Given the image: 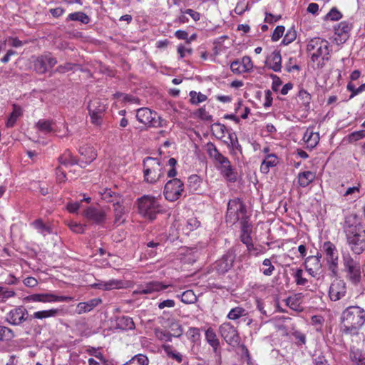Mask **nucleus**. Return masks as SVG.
<instances>
[{
  "label": "nucleus",
  "instance_id": "obj_1",
  "mask_svg": "<svg viewBox=\"0 0 365 365\" xmlns=\"http://www.w3.org/2000/svg\"><path fill=\"white\" fill-rule=\"evenodd\" d=\"M343 232L350 250L359 255L365 251V225L356 215L345 218Z\"/></svg>",
  "mask_w": 365,
  "mask_h": 365
},
{
  "label": "nucleus",
  "instance_id": "obj_2",
  "mask_svg": "<svg viewBox=\"0 0 365 365\" xmlns=\"http://www.w3.org/2000/svg\"><path fill=\"white\" fill-rule=\"evenodd\" d=\"M365 324V309L359 306L344 309L339 319L340 332L344 336H357Z\"/></svg>",
  "mask_w": 365,
  "mask_h": 365
},
{
  "label": "nucleus",
  "instance_id": "obj_3",
  "mask_svg": "<svg viewBox=\"0 0 365 365\" xmlns=\"http://www.w3.org/2000/svg\"><path fill=\"white\" fill-rule=\"evenodd\" d=\"M138 214L145 220L153 222L158 215L163 213V208L159 200L151 195H143L136 200Z\"/></svg>",
  "mask_w": 365,
  "mask_h": 365
},
{
  "label": "nucleus",
  "instance_id": "obj_4",
  "mask_svg": "<svg viewBox=\"0 0 365 365\" xmlns=\"http://www.w3.org/2000/svg\"><path fill=\"white\" fill-rule=\"evenodd\" d=\"M207 147L209 156L219 165H217V168L220 171L222 175L229 182H236L237 179V173L232 166L228 158L224 156L221 153H220L215 144L209 143H207Z\"/></svg>",
  "mask_w": 365,
  "mask_h": 365
},
{
  "label": "nucleus",
  "instance_id": "obj_5",
  "mask_svg": "<svg viewBox=\"0 0 365 365\" xmlns=\"http://www.w3.org/2000/svg\"><path fill=\"white\" fill-rule=\"evenodd\" d=\"M331 46L329 42L320 37H314L310 39L307 45V51L311 56V61L320 64V59L322 61L329 59L331 52Z\"/></svg>",
  "mask_w": 365,
  "mask_h": 365
},
{
  "label": "nucleus",
  "instance_id": "obj_6",
  "mask_svg": "<svg viewBox=\"0 0 365 365\" xmlns=\"http://www.w3.org/2000/svg\"><path fill=\"white\" fill-rule=\"evenodd\" d=\"M143 173L145 182L155 184L164 177L165 167L160 159L146 157L143 161Z\"/></svg>",
  "mask_w": 365,
  "mask_h": 365
},
{
  "label": "nucleus",
  "instance_id": "obj_7",
  "mask_svg": "<svg viewBox=\"0 0 365 365\" xmlns=\"http://www.w3.org/2000/svg\"><path fill=\"white\" fill-rule=\"evenodd\" d=\"M342 262L346 279L353 285H358L362 279V270L359 261L347 253L343 255Z\"/></svg>",
  "mask_w": 365,
  "mask_h": 365
},
{
  "label": "nucleus",
  "instance_id": "obj_8",
  "mask_svg": "<svg viewBox=\"0 0 365 365\" xmlns=\"http://www.w3.org/2000/svg\"><path fill=\"white\" fill-rule=\"evenodd\" d=\"M136 118L139 123L151 128H160L167 125V120L163 119L155 111L143 107L136 110Z\"/></svg>",
  "mask_w": 365,
  "mask_h": 365
},
{
  "label": "nucleus",
  "instance_id": "obj_9",
  "mask_svg": "<svg viewBox=\"0 0 365 365\" xmlns=\"http://www.w3.org/2000/svg\"><path fill=\"white\" fill-rule=\"evenodd\" d=\"M322 251L325 255L328 269L331 272V276H338L339 252L336 245L330 241H326L322 245Z\"/></svg>",
  "mask_w": 365,
  "mask_h": 365
},
{
  "label": "nucleus",
  "instance_id": "obj_10",
  "mask_svg": "<svg viewBox=\"0 0 365 365\" xmlns=\"http://www.w3.org/2000/svg\"><path fill=\"white\" fill-rule=\"evenodd\" d=\"M245 215L247 209L242 200L237 197L229 200L225 216L227 222L235 224Z\"/></svg>",
  "mask_w": 365,
  "mask_h": 365
},
{
  "label": "nucleus",
  "instance_id": "obj_11",
  "mask_svg": "<svg viewBox=\"0 0 365 365\" xmlns=\"http://www.w3.org/2000/svg\"><path fill=\"white\" fill-rule=\"evenodd\" d=\"M33 66L35 72L38 74H44L57 63V59L48 52L38 56H33Z\"/></svg>",
  "mask_w": 365,
  "mask_h": 365
},
{
  "label": "nucleus",
  "instance_id": "obj_12",
  "mask_svg": "<svg viewBox=\"0 0 365 365\" xmlns=\"http://www.w3.org/2000/svg\"><path fill=\"white\" fill-rule=\"evenodd\" d=\"M183 191V182L178 178H173L166 182L163 195L167 200L175 202L181 197Z\"/></svg>",
  "mask_w": 365,
  "mask_h": 365
},
{
  "label": "nucleus",
  "instance_id": "obj_13",
  "mask_svg": "<svg viewBox=\"0 0 365 365\" xmlns=\"http://www.w3.org/2000/svg\"><path fill=\"white\" fill-rule=\"evenodd\" d=\"M219 332L225 341L230 345L238 344L240 336L237 328L230 322H224L219 327Z\"/></svg>",
  "mask_w": 365,
  "mask_h": 365
},
{
  "label": "nucleus",
  "instance_id": "obj_14",
  "mask_svg": "<svg viewBox=\"0 0 365 365\" xmlns=\"http://www.w3.org/2000/svg\"><path fill=\"white\" fill-rule=\"evenodd\" d=\"M132 198L130 195H115V224L130 211Z\"/></svg>",
  "mask_w": 365,
  "mask_h": 365
},
{
  "label": "nucleus",
  "instance_id": "obj_15",
  "mask_svg": "<svg viewBox=\"0 0 365 365\" xmlns=\"http://www.w3.org/2000/svg\"><path fill=\"white\" fill-rule=\"evenodd\" d=\"M73 299V298L71 297L58 296L52 293L34 294L29 295L25 298V300L27 302L43 303L70 302Z\"/></svg>",
  "mask_w": 365,
  "mask_h": 365
},
{
  "label": "nucleus",
  "instance_id": "obj_16",
  "mask_svg": "<svg viewBox=\"0 0 365 365\" xmlns=\"http://www.w3.org/2000/svg\"><path fill=\"white\" fill-rule=\"evenodd\" d=\"M88 110L91 116V123L95 125H100L106 105L99 98H93L88 106Z\"/></svg>",
  "mask_w": 365,
  "mask_h": 365
},
{
  "label": "nucleus",
  "instance_id": "obj_17",
  "mask_svg": "<svg viewBox=\"0 0 365 365\" xmlns=\"http://www.w3.org/2000/svg\"><path fill=\"white\" fill-rule=\"evenodd\" d=\"M353 24L349 21H342L334 26V41L338 45L344 43L350 37Z\"/></svg>",
  "mask_w": 365,
  "mask_h": 365
},
{
  "label": "nucleus",
  "instance_id": "obj_18",
  "mask_svg": "<svg viewBox=\"0 0 365 365\" xmlns=\"http://www.w3.org/2000/svg\"><path fill=\"white\" fill-rule=\"evenodd\" d=\"M321 255H312L306 257L303 265L308 274L316 279H319L322 273V264L321 263Z\"/></svg>",
  "mask_w": 365,
  "mask_h": 365
},
{
  "label": "nucleus",
  "instance_id": "obj_19",
  "mask_svg": "<svg viewBox=\"0 0 365 365\" xmlns=\"http://www.w3.org/2000/svg\"><path fill=\"white\" fill-rule=\"evenodd\" d=\"M346 292V282L343 279H335L330 284L328 295L331 301L336 302L344 298Z\"/></svg>",
  "mask_w": 365,
  "mask_h": 365
},
{
  "label": "nucleus",
  "instance_id": "obj_20",
  "mask_svg": "<svg viewBox=\"0 0 365 365\" xmlns=\"http://www.w3.org/2000/svg\"><path fill=\"white\" fill-rule=\"evenodd\" d=\"M235 259L234 252L228 250L220 259L215 262V269L219 274H225L232 267Z\"/></svg>",
  "mask_w": 365,
  "mask_h": 365
},
{
  "label": "nucleus",
  "instance_id": "obj_21",
  "mask_svg": "<svg viewBox=\"0 0 365 365\" xmlns=\"http://www.w3.org/2000/svg\"><path fill=\"white\" fill-rule=\"evenodd\" d=\"M253 68V63L250 56H245L241 60H235L231 63L230 69L236 74L250 72Z\"/></svg>",
  "mask_w": 365,
  "mask_h": 365
},
{
  "label": "nucleus",
  "instance_id": "obj_22",
  "mask_svg": "<svg viewBox=\"0 0 365 365\" xmlns=\"http://www.w3.org/2000/svg\"><path fill=\"white\" fill-rule=\"evenodd\" d=\"M27 310L20 306L11 309L6 315V322L12 325H19L27 319Z\"/></svg>",
  "mask_w": 365,
  "mask_h": 365
},
{
  "label": "nucleus",
  "instance_id": "obj_23",
  "mask_svg": "<svg viewBox=\"0 0 365 365\" xmlns=\"http://www.w3.org/2000/svg\"><path fill=\"white\" fill-rule=\"evenodd\" d=\"M170 286L171 285L169 284H164L163 282L158 281H152L146 283L145 285L139 287L133 293L139 294H152L165 289Z\"/></svg>",
  "mask_w": 365,
  "mask_h": 365
},
{
  "label": "nucleus",
  "instance_id": "obj_24",
  "mask_svg": "<svg viewBox=\"0 0 365 365\" xmlns=\"http://www.w3.org/2000/svg\"><path fill=\"white\" fill-rule=\"evenodd\" d=\"M265 66L274 72L281 71L282 56L279 51L275 50L267 56Z\"/></svg>",
  "mask_w": 365,
  "mask_h": 365
},
{
  "label": "nucleus",
  "instance_id": "obj_25",
  "mask_svg": "<svg viewBox=\"0 0 365 365\" xmlns=\"http://www.w3.org/2000/svg\"><path fill=\"white\" fill-rule=\"evenodd\" d=\"M319 139V133L314 132L313 128L310 127L307 128L302 138L304 144L306 145V148L310 150L314 148L317 145Z\"/></svg>",
  "mask_w": 365,
  "mask_h": 365
},
{
  "label": "nucleus",
  "instance_id": "obj_26",
  "mask_svg": "<svg viewBox=\"0 0 365 365\" xmlns=\"http://www.w3.org/2000/svg\"><path fill=\"white\" fill-rule=\"evenodd\" d=\"M85 217L95 223L100 224L106 219V213L103 210L96 207H89L84 211Z\"/></svg>",
  "mask_w": 365,
  "mask_h": 365
},
{
  "label": "nucleus",
  "instance_id": "obj_27",
  "mask_svg": "<svg viewBox=\"0 0 365 365\" xmlns=\"http://www.w3.org/2000/svg\"><path fill=\"white\" fill-rule=\"evenodd\" d=\"M79 153L81 156L80 163L81 164H88L96 159L97 154L93 147L83 145L79 148ZM81 166H83L81 165Z\"/></svg>",
  "mask_w": 365,
  "mask_h": 365
},
{
  "label": "nucleus",
  "instance_id": "obj_28",
  "mask_svg": "<svg viewBox=\"0 0 365 365\" xmlns=\"http://www.w3.org/2000/svg\"><path fill=\"white\" fill-rule=\"evenodd\" d=\"M278 164L279 158L275 154H267L264 156L260 165V172L263 174H267L270 168L277 166Z\"/></svg>",
  "mask_w": 365,
  "mask_h": 365
},
{
  "label": "nucleus",
  "instance_id": "obj_29",
  "mask_svg": "<svg viewBox=\"0 0 365 365\" xmlns=\"http://www.w3.org/2000/svg\"><path fill=\"white\" fill-rule=\"evenodd\" d=\"M101 302V298H94L88 302H79L76 307V312L78 314L89 312Z\"/></svg>",
  "mask_w": 365,
  "mask_h": 365
},
{
  "label": "nucleus",
  "instance_id": "obj_30",
  "mask_svg": "<svg viewBox=\"0 0 365 365\" xmlns=\"http://www.w3.org/2000/svg\"><path fill=\"white\" fill-rule=\"evenodd\" d=\"M316 178V173L312 171H303L298 173L297 183L301 187H306Z\"/></svg>",
  "mask_w": 365,
  "mask_h": 365
},
{
  "label": "nucleus",
  "instance_id": "obj_31",
  "mask_svg": "<svg viewBox=\"0 0 365 365\" xmlns=\"http://www.w3.org/2000/svg\"><path fill=\"white\" fill-rule=\"evenodd\" d=\"M135 328L133 319L128 316L115 317V329L131 330Z\"/></svg>",
  "mask_w": 365,
  "mask_h": 365
},
{
  "label": "nucleus",
  "instance_id": "obj_32",
  "mask_svg": "<svg viewBox=\"0 0 365 365\" xmlns=\"http://www.w3.org/2000/svg\"><path fill=\"white\" fill-rule=\"evenodd\" d=\"M302 299L303 294L302 293L295 294L286 299V305L294 311L301 312L303 310Z\"/></svg>",
  "mask_w": 365,
  "mask_h": 365
},
{
  "label": "nucleus",
  "instance_id": "obj_33",
  "mask_svg": "<svg viewBox=\"0 0 365 365\" xmlns=\"http://www.w3.org/2000/svg\"><path fill=\"white\" fill-rule=\"evenodd\" d=\"M54 123L53 120L40 119L35 125L36 129L44 133L51 134L56 133V129L53 127Z\"/></svg>",
  "mask_w": 365,
  "mask_h": 365
},
{
  "label": "nucleus",
  "instance_id": "obj_34",
  "mask_svg": "<svg viewBox=\"0 0 365 365\" xmlns=\"http://www.w3.org/2000/svg\"><path fill=\"white\" fill-rule=\"evenodd\" d=\"M349 359L353 365H365V351L360 349H351Z\"/></svg>",
  "mask_w": 365,
  "mask_h": 365
},
{
  "label": "nucleus",
  "instance_id": "obj_35",
  "mask_svg": "<svg viewBox=\"0 0 365 365\" xmlns=\"http://www.w3.org/2000/svg\"><path fill=\"white\" fill-rule=\"evenodd\" d=\"M200 222L195 217H192L180 224V230L185 235H189L193 230L197 229Z\"/></svg>",
  "mask_w": 365,
  "mask_h": 365
},
{
  "label": "nucleus",
  "instance_id": "obj_36",
  "mask_svg": "<svg viewBox=\"0 0 365 365\" xmlns=\"http://www.w3.org/2000/svg\"><path fill=\"white\" fill-rule=\"evenodd\" d=\"M13 110L9 115L6 123V126L7 128H12L15 125L18 118L23 115V110L21 106L13 104Z\"/></svg>",
  "mask_w": 365,
  "mask_h": 365
},
{
  "label": "nucleus",
  "instance_id": "obj_37",
  "mask_svg": "<svg viewBox=\"0 0 365 365\" xmlns=\"http://www.w3.org/2000/svg\"><path fill=\"white\" fill-rule=\"evenodd\" d=\"M66 21H78L83 24H88L91 21V18L83 11H76L71 13L66 19Z\"/></svg>",
  "mask_w": 365,
  "mask_h": 365
},
{
  "label": "nucleus",
  "instance_id": "obj_38",
  "mask_svg": "<svg viewBox=\"0 0 365 365\" xmlns=\"http://www.w3.org/2000/svg\"><path fill=\"white\" fill-rule=\"evenodd\" d=\"M205 335L207 342L213 348L214 351L216 352L220 346V341L215 331L212 328L210 327L205 331Z\"/></svg>",
  "mask_w": 365,
  "mask_h": 365
},
{
  "label": "nucleus",
  "instance_id": "obj_39",
  "mask_svg": "<svg viewBox=\"0 0 365 365\" xmlns=\"http://www.w3.org/2000/svg\"><path fill=\"white\" fill-rule=\"evenodd\" d=\"M162 348L167 356L176 362L180 364L182 361V355L174 349V348L170 344H163Z\"/></svg>",
  "mask_w": 365,
  "mask_h": 365
},
{
  "label": "nucleus",
  "instance_id": "obj_40",
  "mask_svg": "<svg viewBox=\"0 0 365 365\" xmlns=\"http://www.w3.org/2000/svg\"><path fill=\"white\" fill-rule=\"evenodd\" d=\"M292 276L294 282L298 286H305L308 284V279L304 276V271L302 268H292Z\"/></svg>",
  "mask_w": 365,
  "mask_h": 365
},
{
  "label": "nucleus",
  "instance_id": "obj_41",
  "mask_svg": "<svg viewBox=\"0 0 365 365\" xmlns=\"http://www.w3.org/2000/svg\"><path fill=\"white\" fill-rule=\"evenodd\" d=\"M59 312L58 309L53 308L51 309L35 312L31 317L37 319H43L50 317H55L58 314Z\"/></svg>",
  "mask_w": 365,
  "mask_h": 365
},
{
  "label": "nucleus",
  "instance_id": "obj_42",
  "mask_svg": "<svg viewBox=\"0 0 365 365\" xmlns=\"http://www.w3.org/2000/svg\"><path fill=\"white\" fill-rule=\"evenodd\" d=\"M59 163L66 167L77 164L78 162L69 150H66L58 158Z\"/></svg>",
  "mask_w": 365,
  "mask_h": 365
},
{
  "label": "nucleus",
  "instance_id": "obj_43",
  "mask_svg": "<svg viewBox=\"0 0 365 365\" xmlns=\"http://www.w3.org/2000/svg\"><path fill=\"white\" fill-rule=\"evenodd\" d=\"M176 297L180 299V301L185 304H194L197 300V296L191 289L186 290L181 294H178Z\"/></svg>",
  "mask_w": 365,
  "mask_h": 365
},
{
  "label": "nucleus",
  "instance_id": "obj_44",
  "mask_svg": "<svg viewBox=\"0 0 365 365\" xmlns=\"http://www.w3.org/2000/svg\"><path fill=\"white\" fill-rule=\"evenodd\" d=\"M248 314L247 311L242 307H235L230 309L227 317L230 320H237L240 317H245Z\"/></svg>",
  "mask_w": 365,
  "mask_h": 365
},
{
  "label": "nucleus",
  "instance_id": "obj_45",
  "mask_svg": "<svg viewBox=\"0 0 365 365\" xmlns=\"http://www.w3.org/2000/svg\"><path fill=\"white\" fill-rule=\"evenodd\" d=\"M31 225L43 235H46V234H51L52 232V230L49 226H47L41 219H37L34 220Z\"/></svg>",
  "mask_w": 365,
  "mask_h": 365
},
{
  "label": "nucleus",
  "instance_id": "obj_46",
  "mask_svg": "<svg viewBox=\"0 0 365 365\" xmlns=\"http://www.w3.org/2000/svg\"><path fill=\"white\" fill-rule=\"evenodd\" d=\"M212 131L217 138L222 139L228 130L224 124L215 123L212 125Z\"/></svg>",
  "mask_w": 365,
  "mask_h": 365
},
{
  "label": "nucleus",
  "instance_id": "obj_47",
  "mask_svg": "<svg viewBox=\"0 0 365 365\" xmlns=\"http://www.w3.org/2000/svg\"><path fill=\"white\" fill-rule=\"evenodd\" d=\"M187 339L193 344L200 340V329L197 327H190L186 332Z\"/></svg>",
  "mask_w": 365,
  "mask_h": 365
},
{
  "label": "nucleus",
  "instance_id": "obj_48",
  "mask_svg": "<svg viewBox=\"0 0 365 365\" xmlns=\"http://www.w3.org/2000/svg\"><path fill=\"white\" fill-rule=\"evenodd\" d=\"M190 97V103L193 105H198L200 103L205 102L207 99V96L200 92L191 91L189 93Z\"/></svg>",
  "mask_w": 365,
  "mask_h": 365
},
{
  "label": "nucleus",
  "instance_id": "obj_49",
  "mask_svg": "<svg viewBox=\"0 0 365 365\" xmlns=\"http://www.w3.org/2000/svg\"><path fill=\"white\" fill-rule=\"evenodd\" d=\"M123 365H148V359L143 354H138Z\"/></svg>",
  "mask_w": 365,
  "mask_h": 365
},
{
  "label": "nucleus",
  "instance_id": "obj_50",
  "mask_svg": "<svg viewBox=\"0 0 365 365\" xmlns=\"http://www.w3.org/2000/svg\"><path fill=\"white\" fill-rule=\"evenodd\" d=\"M15 337L12 329L5 326H0V341H11Z\"/></svg>",
  "mask_w": 365,
  "mask_h": 365
},
{
  "label": "nucleus",
  "instance_id": "obj_51",
  "mask_svg": "<svg viewBox=\"0 0 365 365\" xmlns=\"http://www.w3.org/2000/svg\"><path fill=\"white\" fill-rule=\"evenodd\" d=\"M343 15L341 12L336 7H333L331 10L325 15L324 21H335L341 19Z\"/></svg>",
  "mask_w": 365,
  "mask_h": 365
},
{
  "label": "nucleus",
  "instance_id": "obj_52",
  "mask_svg": "<svg viewBox=\"0 0 365 365\" xmlns=\"http://www.w3.org/2000/svg\"><path fill=\"white\" fill-rule=\"evenodd\" d=\"M298 96L302 101V106L306 109H309L311 102V95L304 88H301L299 91Z\"/></svg>",
  "mask_w": 365,
  "mask_h": 365
},
{
  "label": "nucleus",
  "instance_id": "obj_53",
  "mask_svg": "<svg viewBox=\"0 0 365 365\" xmlns=\"http://www.w3.org/2000/svg\"><path fill=\"white\" fill-rule=\"evenodd\" d=\"M16 292L11 289L0 286V303H4L7 299L14 297Z\"/></svg>",
  "mask_w": 365,
  "mask_h": 365
},
{
  "label": "nucleus",
  "instance_id": "obj_54",
  "mask_svg": "<svg viewBox=\"0 0 365 365\" xmlns=\"http://www.w3.org/2000/svg\"><path fill=\"white\" fill-rule=\"evenodd\" d=\"M346 88L349 91L351 92L349 99H351L359 93L365 91V83L361 84L358 88H356L354 83L349 82L346 86Z\"/></svg>",
  "mask_w": 365,
  "mask_h": 365
},
{
  "label": "nucleus",
  "instance_id": "obj_55",
  "mask_svg": "<svg viewBox=\"0 0 365 365\" xmlns=\"http://www.w3.org/2000/svg\"><path fill=\"white\" fill-rule=\"evenodd\" d=\"M155 335L159 340L165 341H171L173 337L172 334L161 329H155Z\"/></svg>",
  "mask_w": 365,
  "mask_h": 365
},
{
  "label": "nucleus",
  "instance_id": "obj_56",
  "mask_svg": "<svg viewBox=\"0 0 365 365\" xmlns=\"http://www.w3.org/2000/svg\"><path fill=\"white\" fill-rule=\"evenodd\" d=\"M241 227V232H252V225L250 222V217L247 215L244 216L239 220Z\"/></svg>",
  "mask_w": 365,
  "mask_h": 365
},
{
  "label": "nucleus",
  "instance_id": "obj_57",
  "mask_svg": "<svg viewBox=\"0 0 365 365\" xmlns=\"http://www.w3.org/2000/svg\"><path fill=\"white\" fill-rule=\"evenodd\" d=\"M246 247L250 255L255 257H258L259 255L264 252L262 247L255 246L253 242L250 243V245H247Z\"/></svg>",
  "mask_w": 365,
  "mask_h": 365
},
{
  "label": "nucleus",
  "instance_id": "obj_58",
  "mask_svg": "<svg viewBox=\"0 0 365 365\" xmlns=\"http://www.w3.org/2000/svg\"><path fill=\"white\" fill-rule=\"evenodd\" d=\"M102 200L107 202H112L113 200V192L110 188H104L99 192Z\"/></svg>",
  "mask_w": 365,
  "mask_h": 365
},
{
  "label": "nucleus",
  "instance_id": "obj_59",
  "mask_svg": "<svg viewBox=\"0 0 365 365\" xmlns=\"http://www.w3.org/2000/svg\"><path fill=\"white\" fill-rule=\"evenodd\" d=\"M262 264L264 266H266V267H267V269H264L262 271L263 274L265 276H271L275 269V267L272 264L271 260L268 258H266L263 260Z\"/></svg>",
  "mask_w": 365,
  "mask_h": 365
},
{
  "label": "nucleus",
  "instance_id": "obj_60",
  "mask_svg": "<svg viewBox=\"0 0 365 365\" xmlns=\"http://www.w3.org/2000/svg\"><path fill=\"white\" fill-rule=\"evenodd\" d=\"M113 282L112 281L109 282H98L97 283H94L91 284V287L93 288L102 289V290H110L113 288Z\"/></svg>",
  "mask_w": 365,
  "mask_h": 365
},
{
  "label": "nucleus",
  "instance_id": "obj_61",
  "mask_svg": "<svg viewBox=\"0 0 365 365\" xmlns=\"http://www.w3.org/2000/svg\"><path fill=\"white\" fill-rule=\"evenodd\" d=\"M297 34L295 31L293 30H289L285 36H284V38L282 40V43L284 45H288L293 42L296 38Z\"/></svg>",
  "mask_w": 365,
  "mask_h": 365
},
{
  "label": "nucleus",
  "instance_id": "obj_62",
  "mask_svg": "<svg viewBox=\"0 0 365 365\" xmlns=\"http://www.w3.org/2000/svg\"><path fill=\"white\" fill-rule=\"evenodd\" d=\"M197 115L203 120L212 121V116L206 110L205 106L201 107L197 110Z\"/></svg>",
  "mask_w": 365,
  "mask_h": 365
},
{
  "label": "nucleus",
  "instance_id": "obj_63",
  "mask_svg": "<svg viewBox=\"0 0 365 365\" xmlns=\"http://www.w3.org/2000/svg\"><path fill=\"white\" fill-rule=\"evenodd\" d=\"M9 45L14 48H19L26 44L28 42L21 41L18 37L9 36L8 38Z\"/></svg>",
  "mask_w": 365,
  "mask_h": 365
},
{
  "label": "nucleus",
  "instance_id": "obj_64",
  "mask_svg": "<svg viewBox=\"0 0 365 365\" xmlns=\"http://www.w3.org/2000/svg\"><path fill=\"white\" fill-rule=\"evenodd\" d=\"M284 32V26H277L272 36V40L273 41H277L282 36Z\"/></svg>",
  "mask_w": 365,
  "mask_h": 365
}]
</instances>
